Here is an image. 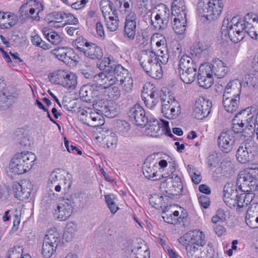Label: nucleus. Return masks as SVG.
Segmentation results:
<instances>
[{"label":"nucleus","mask_w":258,"mask_h":258,"mask_svg":"<svg viewBox=\"0 0 258 258\" xmlns=\"http://www.w3.org/2000/svg\"><path fill=\"white\" fill-rule=\"evenodd\" d=\"M230 18L225 17L223 21L221 27L222 37L223 39L227 40L229 38L234 43H238L244 38L243 28L242 21L237 17Z\"/></svg>","instance_id":"nucleus-1"},{"label":"nucleus","mask_w":258,"mask_h":258,"mask_svg":"<svg viewBox=\"0 0 258 258\" xmlns=\"http://www.w3.org/2000/svg\"><path fill=\"white\" fill-rule=\"evenodd\" d=\"M223 8L222 0H200L197 6L199 14L209 21L217 19L221 15Z\"/></svg>","instance_id":"nucleus-2"},{"label":"nucleus","mask_w":258,"mask_h":258,"mask_svg":"<svg viewBox=\"0 0 258 258\" xmlns=\"http://www.w3.org/2000/svg\"><path fill=\"white\" fill-rule=\"evenodd\" d=\"M140 60L141 66L150 76L156 79L162 77L161 67L155 52L150 50L143 51Z\"/></svg>","instance_id":"nucleus-3"},{"label":"nucleus","mask_w":258,"mask_h":258,"mask_svg":"<svg viewBox=\"0 0 258 258\" xmlns=\"http://www.w3.org/2000/svg\"><path fill=\"white\" fill-rule=\"evenodd\" d=\"M34 154L27 152L15 155L9 164L11 171L15 174H21L29 171L36 160Z\"/></svg>","instance_id":"nucleus-4"},{"label":"nucleus","mask_w":258,"mask_h":258,"mask_svg":"<svg viewBox=\"0 0 258 258\" xmlns=\"http://www.w3.org/2000/svg\"><path fill=\"white\" fill-rule=\"evenodd\" d=\"M258 152V145L252 139V136H249L238 147L236 157L241 164H246L253 160Z\"/></svg>","instance_id":"nucleus-5"},{"label":"nucleus","mask_w":258,"mask_h":258,"mask_svg":"<svg viewBox=\"0 0 258 258\" xmlns=\"http://www.w3.org/2000/svg\"><path fill=\"white\" fill-rule=\"evenodd\" d=\"M178 73L181 80L189 84L195 80L197 66L194 60L187 55H183L178 62Z\"/></svg>","instance_id":"nucleus-6"},{"label":"nucleus","mask_w":258,"mask_h":258,"mask_svg":"<svg viewBox=\"0 0 258 258\" xmlns=\"http://www.w3.org/2000/svg\"><path fill=\"white\" fill-rule=\"evenodd\" d=\"M162 195L166 200H170L175 196L179 195L183 188L181 179L177 175L173 174L162 181L160 186Z\"/></svg>","instance_id":"nucleus-7"},{"label":"nucleus","mask_w":258,"mask_h":258,"mask_svg":"<svg viewBox=\"0 0 258 258\" xmlns=\"http://www.w3.org/2000/svg\"><path fill=\"white\" fill-rule=\"evenodd\" d=\"M43 10V7L41 4L36 0H29L21 7L19 10L20 19L22 21L28 19L39 21V14Z\"/></svg>","instance_id":"nucleus-8"},{"label":"nucleus","mask_w":258,"mask_h":258,"mask_svg":"<svg viewBox=\"0 0 258 258\" xmlns=\"http://www.w3.org/2000/svg\"><path fill=\"white\" fill-rule=\"evenodd\" d=\"M128 244L125 247L127 258H150V252L142 240L140 239L139 241L130 240Z\"/></svg>","instance_id":"nucleus-9"},{"label":"nucleus","mask_w":258,"mask_h":258,"mask_svg":"<svg viewBox=\"0 0 258 258\" xmlns=\"http://www.w3.org/2000/svg\"><path fill=\"white\" fill-rule=\"evenodd\" d=\"M257 107L256 106H251L247 107L245 109L240 110L237 113L234 118H237V120L245 125V129L250 132V134H253V124L255 123L256 118L254 117V114L256 113Z\"/></svg>","instance_id":"nucleus-10"},{"label":"nucleus","mask_w":258,"mask_h":258,"mask_svg":"<svg viewBox=\"0 0 258 258\" xmlns=\"http://www.w3.org/2000/svg\"><path fill=\"white\" fill-rule=\"evenodd\" d=\"M162 122H160L157 119H154L152 120L151 119L149 120V126L146 129V133L148 136L152 137H158L160 135V132L161 128V134L165 132V134L168 136L173 138L174 135L171 133L169 126V123L167 121L161 120Z\"/></svg>","instance_id":"nucleus-11"},{"label":"nucleus","mask_w":258,"mask_h":258,"mask_svg":"<svg viewBox=\"0 0 258 258\" xmlns=\"http://www.w3.org/2000/svg\"><path fill=\"white\" fill-rule=\"evenodd\" d=\"M237 183L243 192L254 191L258 187L257 181L246 170L241 171L238 175Z\"/></svg>","instance_id":"nucleus-12"},{"label":"nucleus","mask_w":258,"mask_h":258,"mask_svg":"<svg viewBox=\"0 0 258 258\" xmlns=\"http://www.w3.org/2000/svg\"><path fill=\"white\" fill-rule=\"evenodd\" d=\"M74 199H63L57 206L54 215L60 221H65L69 218L72 212L73 207L75 206Z\"/></svg>","instance_id":"nucleus-13"},{"label":"nucleus","mask_w":258,"mask_h":258,"mask_svg":"<svg viewBox=\"0 0 258 258\" xmlns=\"http://www.w3.org/2000/svg\"><path fill=\"white\" fill-rule=\"evenodd\" d=\"M130 120L138 126H145L149 122L144 108L139 104L132 107L127 113Z\"/></svg>","instance_id":"nucleus-14"},{"label":"nucleus","mask_w":258,"mask_h":258,"mask_svg":"<svg viewBox=\"0 0 258 258\" xmlns=\"http://www.w3.org/2000/svg\"><path fill=\"white\" fill-rule=\"evenodd\" d=\"M171 99V103L164 97H161V111L164 116L168 119L175 118L180 113V106L178 102L173 98Z\"/></svg>","instance_id":"nucleus-15"},{"label":"nucleus","mask_w":258,"mask_h":258,"mask_svg":"<svg viewBox=\"0 0 258 258\" xmlns=\"http://www.w3.org/2000/svg\"><path fill=\"white\" fill-rule=\"evenodd\" d=\"M212 103L204 98H198L195 103L192 115L198 119L207 117L211 112Z\"/></svg>","instance_id":"nucleus-16"},{"label":"nucleus","mask_w":258,"mask_h":258,"mask_svg":"<svg viewBox=\"0 0 258 258\" xmlns=\"http://www.w3.org/2000/svg\"><path fill=\"white\" fill-rule=\"evenodd\" d=\"M234 142V137L230 132H222L218 139V146L224 153H229L232 151Z\"/></svg>","instance_id":"nucleus-17"},{"label":"nucleus","mask_w":258,"mask_h":258,"mask_svg":"<svg viewBox=\"0 0 258 258\" xmlns=\"http://www.w3.org/2000/svg\"><path fill=\"white\" fill-rule=\"evenodd\" d=\"M114 84V80L109 73H100L93 77L92 85L100 91L108 88Z\"/></svg>","instance_id":"nucleus-18"},{"label":"nucleus","mask_w":258,"mask_h":258,"mask_svg":"<svg viewBox=\"0 0 258 258\" xmlns=\"http://www.w3.org/2000/svg\"><path fill=\"white\" fill-rule=\"evenodd\" d=\"M79 95L81 99L86 102H95L100 95V91L92 85L83 86Z\"/></svg>","instance_id":"nucleus-19"},{"label":"nucleus","mask_w":258,"mask_h":258,"mask_svg":"<svg viewBox=\"0 0 258 258\" xmlns=\"http://www.w3.org/2000/svg\"><path fill=\"white\" fill-rule=\"evenodd\" d=\"M158 8L162 11H163L164 14H163L162 13H157L155 17L154 20H151V23L155 29L162 30L165 29L167 26L168 21L164 19L166 14L169 15V10L163 4L158 5Z\"/></svg>","instance_id":"nucleus-20"},{"label":"nucleus","mask_w":258,"mask_h":258,"mask_svg":"<svg viewBox=\"0 0 258 258\" xmlns=\"http://www.w3.org/2000/svg\"><path fill=\"white\" fill-rule=\"evenodd\" d=\"M223 201L226 205L232 208L236 207V199L239 196L236 186H225L224 187Z\"/></svg>","instance_id":"nucleus-21"},{"label":"nucleus","mask_w":258,"mask_h":258,"mask_svg":"<svg viewBox=\"0 0 258 258\" xmlns=\"http://www.w3.org/2000/svg\"><path fill=\"white\" fill-rule=\"evenodd\" d=\"M204 66L201 64L198 71V81L200 86L205 89L210 88L213 83V75L209 70L204 72Z\"/></svg>","instance_id":"nucleus-22"},{"label":"nucleus","mask_w":258,"mask_h":258,"mask_svg":"<svg viewBox=\"0 0 258 258\" xmlns=\"http://www.w3.org/2000/svg\"><path fill=\"white\" fill-rule=\"evenodd\" d=\"M110 76H111L114 80V83L116 82H119L120 84L122 85L125 81L126 75L128 74L127 70L125 69L122 66L118 64L114 68L110 66V70L108 72Z\"/></svg>","instance_id":"nucleus-23"},{"label":"nucleus","mask_w":258,"mask_h":258,"mask_svg":"<svg viewBox=\"0 0 258 258\" xmlns=\"http://www.w3.org/2000/svg\"><path fill=\"white\" fill-rule=\"evenodd\" d=\"M223 62L217 59L211 65H207L206 70H209L211 74H213L218 78H221L225 76L227 72V69L224 65Z\"/></svg>","instance_id":"nucleus-24"},{"label":"nucleus","mask_w":258,"mask_h":258,"mask_svg":"<svg viewBox=\"0 0 258 258\" xmlns=\"http://www.w3.org/2000/svg\"><path fill=\"white\" fill-rule=\"evenodd\" d=\"M158 166L153 162L148 161V158L146 159L143 166V172L145 177L148 179L153 180H158L160 176L158 177L157 175V169Z\"/></svg>","instance_id":"nucleus-25"},{"label":"nucleus","mask_w":258,"mask_h":258,"mask_svg":"<svg viewBox=\"0 0 258 258\" xmlns=\"http://www.w3.org/2000/svg\"><path fill=\"white\" fill-rule=\"evenodd\" d=\"M239 98H233L228 94H223V105L225 110L230 113L235 111L238 108Z\"/></svg>","instance_id":"nucleus-26"},{"label":"nucleus","mask_w":258,"mask_h":258,"mask_svg":"<svg viewBox=\"0 0 258 258\" xmlns=\"http://www.w3.org/2000/svg\"><path fill=\"white\" fill-rule=\"evenodd\" d=\"M164 197L165 196L162 194L160 196L159 194H154L149 198L150 204L156 209L164 207L163 210V212L164 213L167 211V209L169 208L168 204L166 203V202L168 203L169 200H166Z\"/></svg>","instance_id":"nucleus-27"},{"label":"nucleus","mask_w":258,"mask_h":258,"mask_svg":"<svg viewBox=\"0 0 258 258\" xmlns=\"http://www.w3.org/2000/svg\"><path fill=\"white\" fill-rule=\"evenodd\" d=\"M4 83H0V87L4 88ZM15 100V98L13 95L0 89V107L2 109H7L14 103Z\"/></svg>","instance_id":"nucleus-28"},{"label":"nucleus","mask_w":258,"mask_h":258,"mask_svg":"<svg viewBox=\"0 0 258 258\" xmlns=\"http://www.w3.org/2000/svg\"><path fill=\"white\" fill-rule=\"evenodd\" d=\"M186 15V13L181 14H179V17L174 18L172 28L176 33L181 34L185 30Z\"/></svg>","instance_id":"nucleus-29"},{"label":"nucleus","mask_w":258,"mask_h":258,"mask_svg":"<svg viewBox=\"0 0 258 258\" xmlns=\"http://www.w3.org/2000/svg\"><path fill=\"white\" fill-rule=\"evenodd\" d=\"M84 53L85 56L92 59H100L103 55L101 48L92 43L84 50Z\"/></svg>","instance_id":"nucleus-30"},{"label":"nucleus","mask_w":258,"mask_h":258,"mask_svg":"<svg viewBox=\"0 0 258 258\" xmlns=\"http://www.w3.org/2000/svg\"><path fill=\"white\" fill-rule=\"evenodd\" d=\"M61 236L59 233L55 229H49L45 235L43 241L57 247L61 242Z\"/></svg>","instance_id":"nucleus-31"},{"label":"nucleus","mask_w":258,"mask_h":258,"mask_svg":"<svg viewBox=\"0 0 258 258\" xmlns=\"http://www.w3.org/2000/svg\"><path fill=\"white\" fill-rule=\"evenodd\" d=\"M233 168V164L230 160L226 159L221 162L220 166L216 168L215 172L222 176H226L231 173Z\"/></svg>","instance_id":"nucleus-32"},{"label":"nucleus","mask_w":258,"mask_h":258,"mask_svg":"<svg viewBox=\"0 0 258 258\" xmlns=\"http://www.w3.org/2000/svg\"><path fill=\"white\" fill-rule=\"evenodd\" d=\"M42 32L46 38L53 45H57L61 41L60 36L49 28L44 27L42 29Z\"/></svg>","instance_id":"nucleus-33"},{"label":"nucleus","mask_w":258,"mask_h":258,"mask_svg":"<svg viewBox=\"0 0 258 258\" xmlns=\"http://www.w3.org/2000/svg\"><path fill=\"white\" fill-rule=\"evenodd\" d=\"M234 90L235 91V97L239 98L241 93V84L240 81L238 79L230 81L226 86L224 94H229L231 93V91L229 89Z\"/></svg>","instance_id":"nucleus-34"},{"label":"nucleus","mask_w":258,"mask_h":258,"mask_svg":"<svg viewBox=\"0 0 258 258\" xmlns=\"http://www.w3.org/2000/svg\"><path fill=\"white\" fill-rule=\"evenodd\" d=\"M33 185L29 180H25L22 183V190L17 194V198L20 200L28 199L30 196Z\"/></svg>","instance_id":"nucleus-35"},{"label":"nucleus","mask_w":258,"mask_h":258,"mask_svg":"<svg viewBox=\"0 0 258 258\" xmlns=\"http://www.w3.org/2000/svg\"><path fill=\"white\" fill-rule=\"evenodd\" d=\"M241 21L243 29H244V28L253 27V25L258 24L257 16L253 13H248Z\"/></svg>","instance_id":"nucleus-36"},{"label":"nucleus","mask_w":258,"mask_h":258,"mask_svg":"<svg viewBox=\"0 0 258 258\" xmlns=\"http://www.w3.org/2000/svg\"><path fill=\"white\" fill-rule=\"evenodd\" d=\"M186 7L182 0H174L171 6V14L172 15H176L179 17V14L185 13Z\"/></svg>","instance_id":"nucleus-37"},{"label":"nucleus","mask_w":258,"mask_h":258,"mask_svg":"<svg viewBox=\"0 0 258 258\" xmlns=\"http://www.w3.org/2000/svg\"><path fill=\"white\" fill-rule=\"evenodd\" d=\"M232 130L234 133H241V136L248 138L249 136H251L253 134H250V132H247L245 128L243 127L245 125L243 123H240V122L237 120V118H234L232 120Z\"/></svg>","instance_id":"nucleus-38"},{"label":"nucleus","mask_w":258,"mask_h":258,"mask_svg":"<svg viewBox=\"0 0 258 258\" xmlns=\"http://www.w3.org/2000/svg\"><path fill=\"white\" fill-rule=\"evenodd\" d=\"M77 226L73 222L68 223L66 227V229L63 234V238L67 241H71L76 235Z\"/></svg>","instance_id":"nucleus-39"},{"label":"nucleus","mask_w":258,"mask_h":258,"mask_svg":"<svg viewBox=\"0 0 258 258\" xmlns=\"http://www.w3.org/2000/svg\"><path fill=\"white\" fill-rule=\"evenodd\" d=\"M77 77L74 73H69L64 79L62 81V86L64 87L75 89L77 84Z\"/></svg>","instance_id":"nucleus-40"},{"label":"nucleus","mask_w":258,"mask_h":258,"mask_svg":"<svg viewBox=\"0 0 258 258\" xmlns=\"http://www.w3.org/2000/svg\"><path fill=\"white\" fill-rule=\"evenodd\" d=\"M56 247L43 241L42 245L41 254L44 258H50L56 251Z\"/></svg>","instance_id":"nucleus-41"},{"label":"nucleus","mask_w":258,"mask_h":258,"mask_svg":"<svg viewBox=\"0 0 258 258\" xmlns=\"http://www.w3.org/2000/svg\"><path fill=\"white\" fill-rule=\"evenodd\" d=\"M192 234L194 235L192 238V245L201 246L205 245L206 242L204 239L205 236L203 232L200 231L194 230L192 231Z\"/></svg>","instance_id":"nucleus-42"},{"label":"nucleus","mask_w":258,"mask_h":258,"mask_svg":"<svg viewBox=\"0 0 258 258\" xmlns=\"http://www.w3.org/2000/svg\"><path fill=\"white\" fill-rule=\"evenodd\" d=\"M64 48L59 49L58 50H55V52L54 53L55 55L56 58H57L60 61H63L65 63H69V56L70 54L73 53V50L69 49L68 51L65 52L63 51Z\"/></svg>","instance_id":"nucleus-43"},{"label":"nucleus","mask_w":258,"mask_h":258,"mask_svg":"<svg viewBox=\"0 0 258 258\" xmlns=\"http://www.w3.org/2000/svg\"><path fill=\"white\" fill-rule=\"evenodd\" d=\"M185 250L187 258H201L200 250L196 245H186Z\"/></svg>","instance_id":"nucleus-44"},{"label":"nucleus","mask_w":258,"mask_h":258,"mask_svg":"<svg viewBox=\"0 0 258 258\" xmlns=\"http://www.w3.org/2000/svg\"><path fill=\"white\" fill-rule=\"evenodd\" d=\"M107 135L105 137V139L106 141V145L108 148H114L115 147L117 142V137L116 135L111 132V131H107Z\"/></svg>","instance_id":"nucleus-45"},{"label":"nucleus","mask_w":258,"mask_h":258,"mask_svg":"<svg viewBox=\"0 0 258 258\" xmlns=\"http://www.w3.org/2000/svg\"><path fill=\"white\" fill-rule=\"evenodd\" d=\"M90 43L88 42L85 39L82 37H79L73 42V46L80 51L84 52L85 49L84 46L86 48L90 46Z\"/></svg>","instance_id":"nucleus-46"},{"label":"nucleus","mask_w":258,"mask_h":258,"mask_svg":"<svg viewBox=\"0 0 258 258\" xmlns=\"http://www.w3.org/2000/svg\"><path fill=\"white\" fill-rule=\"evenodd\" d=\"M101 114L99 112L95 111L93 119L91 120V122H86V124L94 127L103 125L104 124V119L103 117L101 115Z\"/></svg>","instance_id":"nucleus-47"},{"label":"nucleus","mask_w":258,"mask_h":258,"mask_svg":"<svg viewBox=\"0 0 258 258\" xmlns=\"http://www.w3.org/2000/svg\"><path fill=\"white\" fill-rule=\"evenodd\" d=\"M7 15H5L6 20L8 21V23L4 22L3 29H9L14 26L18 22L17 16L10 13H6Z\"/></svg>","instance_id":"nucleus-48"},{"label":"nucleus","mask_w":258,"mask_h":258,"mask_svg":"<svg viewBox=\"0 0 258 258\" xmlns=\"http://www.w3.org/2000/svg\"><path fill=\"white\" fill-rule=\"evenodd\" d=\"M116 127L119 133L122 135L128 132L131 129L130 124L123 120H118L116 122Z\"/></svg>","instance_id":"nucleus-49"},{"label":"nucleus","mask_w":258,"mask_h":258,"mask_svg":"<svg viewBox=\"0 0 258 258\" xmlns=\"http://www.w3.org/2000/svg\"><path fill=\"white\" fill-rule=\"evenodd\" d=\"M93 106L95 109L97 110L100 113L103 114L107 112V106L105 101L103 99H99L95 102H93Z\"/></svg>","instance_id":"nucleus-50"},{"label":"nucleus","mask_w":258,"mask_h":258,"mask_svg":"<svg viewBox=\"0 0 258 258\" xmlns=\"http://www.w3.org/2000/svg\"><path fill=\"white\" fill-rule=\"evenodd\" d=\"M201 258H214L215 257V251L212 244H208L206 250L201 252Z\"/></svg>","instance_id":"nucleus-51"},{"label":"nucleus","mask_w":258,"mask_h":258,"mask_svg":"<svg viewBox=\"0 0 258 258\" xmlns=\"http://www.w3.org/2000/svg\"><path fill=\"white\" fill-rule=\"evenodd\" d=\"M245 221L246 224L251 228H258V216L256 217L252 216H250L247 214H246Z\"/></svg>","instance_id":"nucleus-52"},{"label":"nucleus","mask_w":258,"mask_h":258,"mask_svg":"<svg viewBox=\"0 0 258 258\" xmlns=\"http://www.w3.org/2000/svg\"><path fill=\"white\" fill-rule=\"evenodd\" d=\"M106 25L110 31H114L118 28V20L113 17H109V20H106Z\"/></svg>","instance_id":"nucleus-53"},{"label":"nucleus","mask_w":258,"mask_h":258,"mask_svg":"<svg viewBox=\"0 0 258 258\" xmlns=\"http://www.w3.org/2000/svg\"><path fill=\"white\" fill-rule=\"evenodd\" d=\"M166 51L167 52L169 58L174 60L175 58L177 57H178L180 56L181 53V49L180 47L177 46L175 47H173L172 49L169 51L166 49Z\"/></svg>","instance_id":"nucleus-54"},{"label":"nucleus","mask_w":258,"mask_h":258,"mask_svg":"<svg viewBox=\"0 0 258 258\" xmlns=\"http://www.w3.org/2000/svg\"><path fill=\"white\" fill-rule=\"evenodd\" d=\"M161 97H164V96H162L161 91L157 89L153 85V91H150V94H147V98L159 100V98L161 100Z\"/></svg>","instance_id":"nucleus-55"},{"label":"nucleus","mask_w":258,"mask_h":258,"mask_svg":"<svg viewBox=\"0 0 258 258\" xmlns=\"http://www.w3.org/2000/svg\"><path fill=\"white\" fill-rule=\"evenodd\" d=\"M253 192V191H247L241 194V199H243V202L245 203L246 206L250 204L254 196Z\"/></svg>","instance_id":"nucleus-56"},{"label":"nucleus","mask_w":258,"mask_h":258,"mask_svg":"<svg viewBox=\"0 0 258 258\" xmlns=\"http://www.w3.org/2000/svg\"><path fill=\"white\" fill-rule=\"evenodd\" d=\"M66 13L64 12H54L47 15V18L49 17L51 19H55L61 21L64 19ZM49 20V18H48Z\"/></svg>","instance_id":"nucleus-57"},{"label":"nucleus","mask_w":258,"mask_h":258,"mask_svg":"<svg viewBox=\"0 0 258 258\" xmlns=\"http://www.w3.org/2000/svg\"><path fill=\"white\" fill-rule=\"evenodd\" d=\"M255 25H253V27L248 28H244L243 30L244 32V37L245 36V33H247L251 38L258 40V33L257 31L255 30Z\"/></svg>","instance_id":"nucleus-58"},{"label":"nucleus","mask_w":258,"mask_h":258,"mask_svg":"<svg viewBox=\"0 0 258 258\" xmlns=\"http://www.w3.org/2000/svg\"><path fill=\"white\" fill-rule=\"evenodd\" d=\"M142 100L144 101L146 106L149 109H152L156 106L159 100L147 98L144 95H142Z\"/></svg>","instance_id":"nucleus-59"},{"label":"nucleus","mask_w":258,"mask_h":258,"mask_svg":"<svg viewBox=\"0 0 258 258\" xmlns=\"http://www.w3.org/2000/svg\"><path fill=\"white\" fill-rule=\"evenodd\" d=\"M69 72L65 71L64 70H59L53 73V76L57 77L58 81H59V84L62 85V81L63 79H64L67 75H68Z\"/></svg>","instance_id":"nucleus-60"},{"label":"nucleus","mask_w":258,"mask_h":258,"mask_svg":"<svg viewBox=\"0 0 258 258\" xmlns=\"http://www.w3.org/2000/svg\"><path fill=\"white\" fill-rule=\"evenodd\" d=\"M199 202L200 205L205 209L209 207L210 204V198L205 195H201L199 197Z\"/></svg>","instance_id":"nucleus-61"},{"label":"nucleus","mask_w":258,"mask_h":258,"mask_svg":"<svg viewBox=\"0 0 258 258\" xmlns=\"http://www.w3.org/2000/svg\"><path fill=\"white\" fill-rule=\"evenodd\" d=\"M108 93L109 97L114 99H118L120 96L118 88L115 86L110 88Z\"/></svg>","instance_id":"nucleus-62"},{"label":"nucleus","mask_w":258,"mask_h":258,"mask_svg":"<svg viewBox=\"0 0 258 258\" xmlns=\"http://www.w3.org/2000/svg\"><path fill=\"white\" fill-rule=\"evenodd\" d=\"M64 19L69 24L77 25L79 23L78 19L71 13H66Z\"/></svg>","instance_id":"nucleus-63"},{"label":"nucleus","mask_w":258,"mask_h":258,"mask_svg":"<svg viewBox=\"0 0 258 258\" xmlns=\"http://www.w3.org/2000/svg\"><path fill=\"white\" fill-rule=\"evenodd\" d=\"M253 177L257 181L258 179V164L252 165L250 168L246 169Z\"/></svg>","instance_id":"nucleus-64"}]
</instances>
